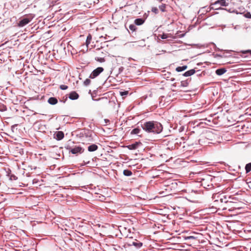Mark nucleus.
<instances>
[{
  "instance_id": "1",
  "label": "nucleus",
  "mask_w": 251,
  "mask_h": 251,
  "mask_svg": "<svg viewBox=\"0 0 251 251\" xmlns=\"http://www.w3.org/2000/svg\"><path fill=\"white\" fill-rule=\"evenodd\" d=\"M142 127L145 131L154 133H159L163 129L160 123L153 121L146 122L142 125Z\"/></svg>"
},
{
  "instance_id": "2",
  "label": "nucleus",
  "mask_w": 251,
  "mask_h": 251,
  "mask_svg": "<svg viewBox=\"0 0 251 251\" xmlns=\"http://www.w3.org/2000/svg\"><path fill=\"white\" fill-rule=\"evenodd\" d=\"M81 140L83 144H89L93 141L91 132L88 131L81 136Z\"/></svg>"
},
{
  "instance_id": "3",
  "label": "nucleus",
  "mask_w": 251,
  "mask_h": 251,
  "mask_svg": "<svg viewBox=\"0 0 251 251\" xmlns=\"http://www.w3.org/2000/svg\"><path fill=\"white\" fill-rule=\"evenodd\" d=\"M216 5H219V6H226L228 5V3L226 2V0H218L216 1L215 2L211 4V9H219L220 7H217Z\"/></svg>"
},
{
  "instance_id": "4",
  "label": "nucleus",
  "mask_w": 251,
  "mask_h": 251,
  "mask_svg": "<svg viewBox=\"0 0 251 251\" xmlns=\"http://www.w3.org/2000/svg\"><path fill=\"white\" fill-rule=\"evenodd\" d=\"M220 201H221L222 202L224 201L226 203H227L228 207H231V208H232L233 209H239L241 207L240 205L237 202L235 201H224V200L222 198L220 199Z\"/></svg>"
},
{
  "instance_id": "5",
  "label": "nucleus",
  "mask_w": 251,
  "mask_h": 251,
  "mask_svg": "<svg viewBox=\"0 0 251 251\" xmlns=\"http://www.w3.org/2000/svg\"><path fill=\"white\" fill-rule=\"evenodd\" d=\"M129 241L127 243V245L128 246H134L137 248H139L141 247L143 245L142 243L139 242L137 240H134V241H132V238H129Z\"/></svg>"
},
{
  "instance_id": "6",
  "label": "nucleus",
  "mask_w": 251,
  "mask_h": 251,
  "mask_svg": "<svg viewBox=\"0 0 251 251\" xmlns=\"http://www.w3.org/2000/svg\"><path fill=\"white\" fill-rule=\"evenodd\" d=\"M104 69L102 67H98L95 69L90 75V78H94L98 76L101 72L103 71Z\"/></svg>"
},
{
  "instance_id": "7",
  "label": "nucleus",
  "mask_w": 251,
  "mask_h": 251,
  "mask_svg": "<svg viewBox=\"0 0 251 251\" xmlns=\"http://www.w3.org/2000/svg\"><path fill=\"white\" fill-rule=\"evenodd\" d=\"M70 152L73 154H77L78 153H81L83 152L84 150L80 146H75L73 148H70Z\"/></svg>"
},
{
  "instance_id": "8",
  "label": "nucleus",
  "mask_w": 251,
  "mask_h": 251,
  "mask_svg": "<svg viewBox=\"0 0 251 251\" xmlns=\"http://www.w3.org/2000/svg\"><path fill=\"white\" fill-rule=\"evenodd\" d=\"M31 20V19L24 18L21 20L18 23V26L20 27H23L25 25L28 24Z\"/></svg>"
},
{
  "instance_id": "9",
  "label": "nucleus",
  "mask_w": 251,
  "mask_h": 251,
  "mask_svg": "<svg viewBox=\"0 0 251 251\" xmlns=\"http://www.w3.org/2000/svg\"><path fill=\"white\" fill-rule=\"evenodd\" d=\"M142 143L140 142H136L134 144L129 145L127 146V148L130 150H135L138 148L139 146L141 145Z\"/></svg>"
},
{
  "instance_id": "10",
  "label": "nucleus",
  "mask_w": 251,
  "mask_h": 251,
  "mask_svg": "<svg viewBox=\"0 0 251 251\" xmlns=\"http://www.w3.org/2000/svg\"><path fill=\"white\" fill-rule=\"evenodd\" d=\"M69 99L72 100H76L79 98L78 94L75 91L71 92L69 96Z\"/></svg>"
},
{
  "instance_id": "11",
  "label": "nucleus",
  "mask_w": 251,
  "mask_h": 251,
  "mask_svg": "<svg viewBox=\"0 0 251 251\" xmlns=\"http://www.w3.org/2000/svg\"><path fill=\"white\" fill-rule=\"evenodd\" d=\"M64 137V134L63 131H57L55 133V138L58 140L62 139Z\"/></svg>"
},
{
  "instance_id": "12",
  "label": "nucleus",
  "mask_w": 251,
  "mask_h": 251,
  "mask_svg": "<svg viewBox=\"0 0 251 251\" xmlns=\"http://www.w3.org/2000/svg\"><path fill=\"white\" fill-rule=\"evenodd\" d=\"M145 20L142 18L136 19L134 20V24L137 25H141L144 24Z\"/></svg>"
},
{
  "instance_id": "13",
  "label": "nucleus",
  "mask_w": 251,
  "mask_h": 251,
  "mask_svg": "<svg viewBox=\"0 0 251 251\" xmlns=\"http://www.w3.org/2000/svg\"><path fill=\"white\" fill-rule=\"evenodd\" d=\"M48 101L50 104L54 105L57 103L58 100L56 98L54 97H51L49 99Z\"/></svg>"
},
{
  "instance_id": "14",
  "label": "nucleus",
  "mask_w": 251,
  "mask_h": 251,
  "mask_svg": "<svg viewBox=\"0 0 251 251\" xmlns=\"http://www.w3.org/2000/svg\"><path fill=\"white\" fill-rule=\"evenodd\" d=\"M98 149V147L96 144H93L89 146L88 148V150L89 151H94L97 150Z\"/></svg>"
},
{
  "instance_id": "15",
  "label": "nucleus",
  "mask_w": 251,
  "mask_h": 251,
  "mask_svg": "<svg viewBox=\"0 0 251 251\" xmlns=\"http://www.w3.org/2000/svg\"><path fill=\"white\" fill-rule=\"evenodd\" d=\"M195 73V70L194 69H192V70H189L187 72H186L185 73H184L183 74V75L185 76H191L192 75H193V74H194Z\"/></svg>"
},
{
  "instance_id": "16",
  "label": "nucleus",
  "mask_w": 251,
  "mask_h": 251,
  "mask_svg": "<svg viewBox=\"0 0 251 251\" xmlns=\"http://www.w3.org/2000/svg\"><path fill=\"white\" fill-rule=\"evenodd\" d=\"M129 29L131 31L132 33H135V34H136L137 28L136 27V25L134 24L130 25H129Z\"/></svg>"
},
{
  "instance_id": "17",
  "label": "nucleus",
  "mask_w": 251,
  "mask_h": 251,
  "mask_svg": "<svg viewBox=\"0 0 251 251\" xmlns=\"http://www.w3.org/2000/svg\"><path fill=\"white\" fill-rule=\"evenodd\" d=\"M226 71L225 68L219 69L216 71V74L218 75H221L226 73Z\"/></svg>"
},
{
  "instance_id": "18",
  "label": "nucleus",
  "mask_w": 251,
  "mask_h": 251,
  "mask_svg": "<svg viewBox=\"0 0 251 251\" xmlns=\"http://www.w3.org/2000/svg\"><path fill=\"white\" fill-rule=\"evenodd\" d=\"M187 68V66L186 65H185V66H179V67H177L176 70L178 72H181L182 71H184Z\"/></svg>"
},
{
  "instance_id": "19",
  "label": "nucleus",
  "mask_w": 251,
  "mask_h": 251,
  "mask_svg": "<svg viewBox=\"0 0 251 251\" xmlns=\"http://www.w3.org/2000/svg\"><path fill=\"white\" fill-rule=\"evenodd\" d=\"M92 36L90 34H89L87 36V39L86 41V45L87 47H88V45L90 43L91 40H92Z\"/></svg>"
},
{
  "instance_id": "20",
  "label": "nucleus",
  "mask_w": 251,
  "mask_h": 251,
  "mask_svg": "<svg viewBox=\"0 0 251 251\" xmlns=\"http://www.w3.org/2000/svg\"><path fill=\"white\" fill-rule=\"evenodd\" d=\"M140 129L139 128H135L132 130V131L130 132L131 134H138L140 133Z\"/></svg>"
},
{
  "instance_id": "21",
  "label": "nucleus",
  "mask_w": 251,
  "mask_h": 251,
  "mask_svg": "<svg viewBox=\"0 0 251 251\" xmlns=\"http://www.w3.org/2000/svg\"><path fill=\"white\" fill-rule=\"evenodd\" d=\"M123 174L126 176H130L132 174V172L129 170H124Z\"/></svg>"
},
{
  "instance_id": "22",
  "label": "nucleus",
  "mask_w": 251,
  "mask_h": 251,
  "mask_svg": "<svg viewBox=\"0 0 251 251\" xmlns=\"http://www.w3.org/2000/svg\"><path fill=\"white\" fill-rule=\"evenodd\" d=\"M245 170L247 173L251 171V163L246 164L245 166Z\"/></svg>"
},
{
  "instance_id": "23",
  "label": "nucleus",
  "mask_w": 251,
  "mask_h": 251,
  "mask_svg": "<svg viewBox=\"0 0 251 251\" xmlns=\"http://www.w3.org/2000/svg\"><path fill=\"white\" fill-rule=\"evenodd\" d=\"M4 199L3 198V195H0V208H2V207H4V205L2 203Z\"/></svg>"
},
{
  "instance_id": "24",
  "label": "nucleus",
  "mask_w": 251,
  "mask_h": 251,
  "mask_svg": "<svg viewBox=\"0 0 251 251\" xmlns=\"http://www.w3.org/2000/svg\"><path fill=\"white\" fill-rule=\"evenodd\" d=\"M189 84L187 80L182 81L181 82V85L183 87H187Z\"/></svg>"
},
{
  "instance_id": "25",
  "label": "nucleus",
  "mask_w": 251,
  "mask_h": 251,
  "mask_svg": "<svg viewBox=\"0 0 251 251\" xmlns=\"http://www.w3.org/2000/svg\"><path fill=\"white\" fill-rule=\"evenodd\" d=\"M159 8L161 10V11L164 12L165 11L166 4H162L159 6Z\"/></svg>"
},
{
  "instance_id": "26",
  "label": "nucleus",
  "mask_w": 251,
  "mask_h": 251,
  "mask_svg": "<svg viewBox=\"0 0 251 251\" xmlns=\"http://www.w3.org/2000/svg\"><path fill=\"white\" fill-rule=\"evenodd\" d=\"M91 83L90 79L87 78L84 81V84L86 86L89 85Z\"/></svg>"
},
{
  "instance_id": "27",
  "label": "nucleus",
  "mask_w": 251,
  "mask_h": 251,
  "mask_svg": "<svg viewBox=\"0 0 251 251\" xmlns=\"http://www.w3.org/2000/svg\"><path fill=\"white\" fill-rule=\"evenodd\" d=\"M151 11L155 14H157L158 13V10L156 7H152Z\"/></svg>"
},
{
  "instance_id": "28",
  "label": "nucleus",
  "mask_w": 251,
  "mask_h": 251,
  "mask_svg": "<svg viewBox=\"0 0 251 251\" xmlns=\"http://www.w3.org/2000/svg\"><path fill=\"white\" fill-rule=\"evenodd\" d=\"M59 88L60 89L64 90L67 89L68 87V86L65 85H60Z\"/></svg>"
},
{
  "instance_id": "29",
  "label": "nucleus",
  "mask_w": 251,
  "mask_h": 251,
  "mask_svg": "<svg viewBox=\"0 0 251 251\" xmlns=\"http://www.w3.org/2000/svg\"><path fill=\"white\" fill-rule=\"evenodd\" d=\"M96 59L100 62H103L105 61L104 58L103 57H97Z\"/></svg>"
},
{
  "instance_id": "30",
  "label": "nucleus",
  "mask_w": 251,
  "mask_h": 251,
  "mask_svg": "<svg viewBox=\"0 0 251 251\" xmlns=\"http://www.w3.org/2000/svg\"><path fill=\"white\" fill-rule=\"evenodd\" d=\"M184 239L185 240L195 239V237L193 236H189L184 237Z\"/></svg>"
},
{
  "instance_id": "31",
  "label": "nucleus",
  "mask_w": 251,
  "mask_h": 251,
  "mask_svg": "<svg viewBox=\"0 0 251 251\" xmlns=\"http://www.w3.org/2000/svg\"><path fill=\"white\" fill-rule=\"evenodd\" d=\"M168 37V34H164V33H163V34L161 35V38L162 39H166V38H167Z\"/></svg>"
},
{
  "instance_id": "32",
  "label": "nucleus",
  "mask_w": 251,
  "mask_h": 251,
  "mask_svg": "<svg viewBox=\"0 0 251 251\" xmlns=\"http://www.w3.org/2000/svg\"><path fill=\"white\" fill-rule=\"evenodd\" d=\"M127 94H128V91H123V92H120V95L122 96H126V95H127Z\"/></svg>"
},
{
  "instance_id": "33",
  "label": "nucleus",
  "mask_w": 251,
  "mask_h": 251,
  "mask_svg": "<svg viewBox=\"0 0 251 251\" xmlns=\"http://www.w3.org/2000/svg\"><path fill=\"white\" fill-rule=\"evenodd\" d=\"M241 52L244 54L247 53H250V54L251 55V50H243V51H242Z\"/></svg>"
},
{
  "instance_id": "34",
  "label": "nucleus",
  "mask_w": 251,
  "mask_h": 251,
  "mask_svg": "<svg viewBox=\"0 0 251 251\" xmlns=\"http://www.w3.org/2000/svg\"><path fill=\"white\" fill-rule=\"evenodd\" d=\"M119 73L123 71V70H124V68L123 67H121L119 68Z\"/></svg>"
},
{
  "instance_id": "35",
  "label": "nucleus",
  "mask_w": 251,
  "mask_h": 251,
  "mask_svg": "<svg viewBox=\"0 0 251 251\" xmlns=\"http://www.w3.org/2000/svg\"><path fill=\"white\" fill-rule=\"evenodd\" d=\"M231 199H232V200H235V201L236 200V199H235V198H231Z\"/></svg>"
},
{
  "instance_id": "36",
  "label": "nucleus",
  "mask_w": 251,
  "mask_h": 251,
  "mask_svg": "<svg viewBox=\"0 0 251 251\" xmlns=\"http://www.w3.org/2000/svg\"><path fill=\"white\" fill-rule=\"evenodd\" d=\"M216 6H217V7H220V6H219V5H216Z\"/></svg>"
},
{
  "instance_id": "37",
  "label": "nucleus",
  "mask_w": 251,
  "mask_h": 251,
  "mask_svg": "<svg viewBox=\"0 0 251 251\" xmlns=\"http://www.w3.org/2000/svg\"><path fill=\"white\" fill-rule=\"evenodd\" d=\"M249 17L251 18V15H250Z\"/></svg>"
}]
</instances>
